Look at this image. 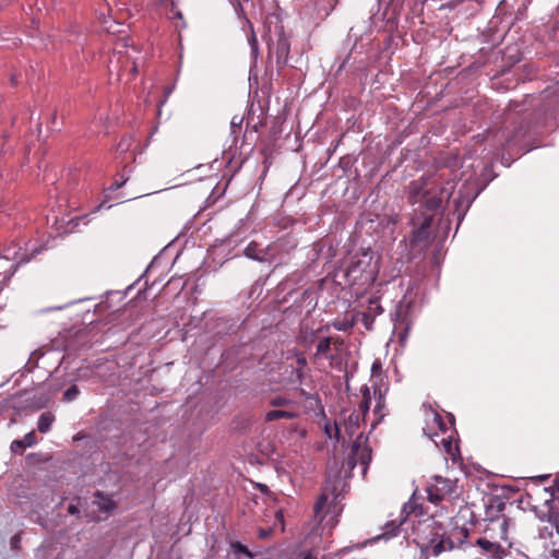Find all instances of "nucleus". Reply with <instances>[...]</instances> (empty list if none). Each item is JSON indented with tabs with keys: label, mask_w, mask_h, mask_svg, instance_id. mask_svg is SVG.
Here are the masks:
<instances>
[{
	"label": "nucleus",
	"mask_w": 559,
	"mask_h": 559,
	"mask_svg": "<svg viewBox=\"0 0 559 559\" xmlns=\"http://www.w3.org/2000/svg\"><path fill=\"white\" fill-rule=\"evenodd\" d=\"M171 19L182 20V13L180 11H175Z\"/></svg>",
	"instance_id": "58836bf2"
},
{
	"label": "nucleus",
	"mask_w": 559,
	"mask_h": 559,
	"mask_svg": "<svg viewBox=\"0 0 559 559\" xmlns=\"http://www.w3.org/2000/svg\"><path fill=\"white\" fill-rule=\"evenodd\" d=\"M428 500L432 503L451 498L456 491V480L444 478L442 476H433L426 488Z\"/></svg>",
	"instance_id": "20e7f679"
},
{
	"label": "nucleus",
	"mask_w": 559,
	"mask_h": 559,
	"mask_svg": "<svg viewBox=\"0 0 559 559\" xmlns=\"http://www.w3.org/2000/svg\"><path fill=\"white\" fill-rule=\"evenodd\" d=\"M289 53V43L283 35L276 41V64L280 69L284 68L287 63Z\"/></svg>",
	"instance_id": "9b49d317"
},
{
	"label": "nucleus",
	"mask_w": 559,
	"mask_h": 559,
	"mask_svg": "<svg viewBox=\"0 0 559 559\" xmlns=\"http://www.w3.org/2000/svg\"><path fill=\"white\" fill-rule=\"evenodd\" d=\"M331 349V337H323L317 345L316 357H328Z\"/></svg>",
	"instance_id": "a211bd4d"
},
{
	"label": "nucleus",
	"mask_w": 559,
	"mask_h": 559,
	"mask_svg": "<svg viewBox=\"0 0 559 559\" xmlns=\"http://www.w3.org/2000/svg\"><path fill=\"white\" fill-rule=\"evenodd\" d=\"M29 259L17 251L11 252V249L7 250V254H0V292L2 290V284L10 280L17 265L28 262Z\"/></svg>",
	"instance_id": "423d86ee"
},
{
	"label": "nucleus",
	"mask_w": 559,
	"mask_h": 559,
	"mask_svg": "<svg viewBox=\"0 0 559 559\" xmlns=\"http://www.w3.org/2000/svg\"><path fill=\"white\" fill-rule=\"evenodd\" d=\"M439 437V433H435V438L432 439L435 444L437 447L442 445L445 453L449 454L453 461H455L459 453L457 444L453 441L451 436L441 437L438 439Z\"/></svg>",
	"instance_id": "9d476101"
},
{
	"label": "nucleus",
	"mask_w": 559,
	"mask_h": 559,
	"mask_svg": "<svg viewBox=\"0 0 559 559\" xmlns=\"http://www.w3.org/2000/svg\"><path fill=\"white\" fill-rule=\"evenodd\" d=\"M128 180H129V176H124V175H122V176H121V181H115V182L110 186L109 190L115 191V190L120 189V188H121V187H122V186H123Z\"/></svg>",
	"instance_id": "c85d7f7f"
},
{
	"label": "nucleus",
	"mask_w": 559,
	"mask_h": 559,
	"mask_svg": "<svg viewBox=\"0 0 559 559\" xmlns=\"http://www.w3.org/2000/svg\"><path fill=\"white\" fill-rule=\"evenodd\" d=\"M79 394H80L79 388L75 384H73L64 391L63 401L68 402V403L72 402V401L76 400Z\"/></svg>",
	"instance_id": "aec40b11"
},
{
	"label": "nucleus",
	"mask_w": 559,
	"mask_h": 559,
	"mask_svg": "<svg viewBox=\"0 0 559 559\" xmlns=\"http://www.w3.org/2000/svg\"><path fill=\"white\" fill-rule=\"evenodd\" d=\"M249 43H250L252 52L255 53L258 50V46H257V38H255L254 34H252L251 38L249 39Z\"/></svg>",
	"instance_id": "72a5a7b5"
},
{
	"label": "nucleus",
	"mask_w": 559,
	"mask_h": 559,
	"mask_svg": "<svg viewBox=\"0 0 559 559\" xmlns=\"http://www.w3.org/2000/svg\"><path fill=\"white\" fill-rule=\"evenodd\" d=\"M328 499H329L328 495L323 492L318 498L317 502L314 503V507H313L314 515H316V518H318L320 520V522L325 518L324 509L328 503Z\"/></svg>",
	"instance_id": "dca6fc26"
},
{
	"label": "nucleus",
	"mask_w": 559,
	"mask_h": 559,
	"mask_svg": "<svg viewBox=\"0 0 559 559\" xmlns=\"http://www.w3.org/2000/svg\"><path fill=\"white\" fill-rule=\"evenodd\" d=\"M133 72H136V64L134 62H132V69H131Z\"/></svg>",
	"instance_id": "ea45409f"
},
{
	"label": "nucleus",
	"mask_w": 559,
	"mask_h": 559,
	"mask_svg": "<svg viewBox=\"0 0 559 559\" xmlns=\"http://www.w3.org/2000/svg\"><path fill=\"white\" fill-rule=\"evenodd\" d=\"M21 440L24 443V445H26V448H29L37 442L36 435L34 431L26 433L24 438Z\"/></svg>",
	"instance_id": "a878e982"
},
{
	"label": "nucleus",
	"mask_w": 559,
	"mask_h": 559,
	"mask_svg": "<svg viewBox=\"0 0 559 559\" xmlns=\"http://www.w3.org/2000/svg\"><path fill=\"white\" fill-rule=\"evenodd\" d=\"M324 432L330 439H333V438H335L336 440L340 439V428H338L337 424H334V426L326 424L324 426Z\"/></svg>",
	"instance_id": "4be33fe9"
},
{
	"label": "nucleus",
	"mask_w": 559,
	"mask_h": 559,
	"mask_svg": "<svg viewBox=\"0 0 559 559\" xmlns=\"http://www.w3.org/2000/svg\"><path fill=\"white\" fill-rule=\"evenodd\" d=\"M20 538H19V535H14L12 538H11V545L13 548H16L17 547V543H19Z\"/></svg>",
	"instance_id": "4c0bfd02"
},
{
	"label": "nucleus",
	"mask_w": 559,
	"mask_h": 559,
	"mask_svg": "<svg viewBox=\"0 0 559 559\" xmlns=\"http://www.w3.org/2000/svg\"><path fill=\"white\" fill-rule=\"evenodd\" d=\"M368 312H370L374 318L376 316H379L383 312V308L381 307L377 299H370Z\"/></svg>",
	"instance_id": "5701e85b"
},
{
	"label": "nucleus",
	"mask_w": 559,
	"mask_h": 559,
	"mask_svg": "<svg viewBox=\"0 0 559 559\" xmlns=\"http://www.w3.org/2000/svg\"><path fill=\"white\" fill-rule=\"evenodd\" d=\"M378 273L379 259L368 249L356 252L349 258L344 276L348 285L366 289L374 283Z\"/></svg>",
	"instance_id": "f03ea898"
},
{
	"label": "nucleus",
	"mask_w": 559,
	"mask_h": 559,
	"mask_svg": "<svg viewBox=\"0 0 559 559\" xmlns=\"http://www.w3.org/2000/svg\"><path fill=\"white\" fill-rule=\"evenodd\" d=\"M298 416L296 412L275 409L265 414V421H274L277 419H294Z\"/></svg>",
	"instance_id": "ddd939ff"
},
{
	"label": "nucleus",
	"mask_w": 559,
	"mask_h": 559,
	"mask_svg": "<svg viewBox=\"0 0 559 559\" xmlns=\"http://www.w3.org/2000/svg\"><path fill=\"white\" fill-rule=\"evenodd\" d=\"M235 549L237 552L245 554L246 556L251 557V552L248 550L247 547L242 546L241 544H237L235 546Z\"/></svg>",
	"instance_id": "473e14b6"
},
{
	"label": "nucleus",
	"mask_w": 559,
	"mask_h": 559,
	"mask_svg": "<svg viewBox=\"0 0 559 559\" xmlns=\"http://www.w3.org/2000/svg\"><path fill=\"white\" fill-rule=\"evenodd\" d=\"M453 191V183L440 186L432 176H421L408 183L406 195L413 206L409 219V245L413 250L421 252L430 246L432 219L442 203L449 201Z\"/></svg>",
	"instance_id": "f257e3e1"
},
{
	"label": "nucleus",
	"mask_w": 559,
	"mask_h": 559,
	"mask_svg": "<svg viewBox=\"0 0 559 559\" xmlns=\"http://www.w3.org/2000/svg\"><path fill=\"white\" fill-rule=\"evenodd\" d=\"M361 322L367 330H371L374 322V318L370 312L366 311L361 313Z\"/></svg>",
	"instance_id": "393cba45"
},
{
	"label": "nucleus",
	"mask_w": 559,
	"mask_h": 559,
	"mask_svg": "<svg viewBox=\"0 0 559 559\" xmlns=\"http://www.w3.org/2000/svg\"><path fill=\"white\" fill-rule=\"evenodd\" d=\"M361 393H362V401L360 404V409L362 411L364 415H366L370 408L372 396H371L370 389L366 385L361 389Z\"/></svg>",
	"instance_id": "6ab92c4d"
},
{
	"label": "nucleus",
	"mask_w": 559,
	"mask_h": 559,
	"mask_svg": "<svg viewBox=\"0 0 559 559\" xmlns=\"http://www.w3.org/2000/svg\"><path fill=\"white\" fill-rule=\"evenodd\" d=\"M129 142L127 140H122L119 144H118V150H121V151H124L129 147Z\"/></svg>",
	"instance_id": "c9c22d12"
},
{
	"label": "nucleus",
	"mask_w": 559,
	"mask_h": 559,
	"mask_svg": "<svg viewBox=\"0 0 559 559\" xmlns=\"http://www.w3.org/2000/svg\"><path fill=\"white\" fill-rule=\"evenodd\" d=\"M406 522V516L401 518L399 521L393 520L384 524L382 534L376 536L371 543L378 540H390L399 535L401 526Z\"/></svg>",
	"instance_id": "6e6552de"
},
{
	"label": "nucleus",
	"mask_w": 559,
	"mask_h": 559,
	"mask_svg": "<svg viewBox=\"0 0 559 559\" xmlns=\"http://www.w3.org/2000/svg\"><path fill=\"white\" fill-rule=\"evenodd\" d=\"M53 421H55V416L50 412L43 413L39 416L38 423H37L38 431L41 433H47L50 430Z\"/></svg>",
	"instance_id": "4468645a"
},
{
	"label": "nucleus",
	"mask_w": 559,
	"mask_h": 559,
	"mask_svg": "<svg viewBox=\"0 0 559 559\" xmlns=\"http://www.w3.org/2000/svg\"><path fill=\"white\" fill-rule=\"evenodd\" d=\"M269 535H270V531L269 530H264V528H260L259 530V537L260 538H266Z\"/></svg>",
	"instance_id": "e433bc0d"
},
{
	"label": "nucleus",
	"mask_w": 559,
	"mask_h": 559,
	"mask_svg": "<svg viewBox=\"0 0 559 559\" xmlns=\"http://www.w3.org/2000/svg\"><path fill=\"white\" fill-rule=\"evenodd\" d=\"M243 253L247 258L259 261V262H264L267 260L266 252L262 249H259L257 242H250L246 247Z\"/></svg>",
	"instance_id": "f8f14e48"
},
{
	"label": "nucleus",
	"mask_w": 559,
	"mask_h": 559,
	"mask_svg": "<svg viewBox=\"0 0 559 559\" xmlns=\"http://www.w3.org/2000/svg\"><path fill=\"white\" fill-rule=\"evenodd\" d=\"M381 369H382V365H381L380 360H374L372 362V366H371V373H372V376L374 377L378 373H380Z\"/></svg>",
	"instance_id": "7c9ffc66"
},
{
	"label": "nucleus",
	"mask_w": 559,
	"mask_h": 559,
	"mask_svg": "<svg viewBox=\"0 0 559 559\" xmlns=\"http://www.w3.org/2000/svg\"><path fill=\"white\" fill-rule=\"evenodd\" d=\"M304 559H314L311 555H307Z\"/></svg>",
	"instance_id": "a19ab883"
},
{
	"label": "nucleus",
	"mask_w": 559,
	"mask_h": 559,
	"mask_svg": "<svg viewBox=\"0 0 559 559\" xmlns=\"http://www.w3.org/2000/svg\"><path fill=\"white\" fill-rule=\"evenodd\" d=\"M356 321L354 319H335L333 322H332V326L337 330V331H342V332H346V331H349L350 329L354 328Z\"/></svg>",
	"instance_id": "f3484780"
},
{
	"label": "nucleus",
	"mask_w": 559,
	"mask_h": 559,
	"mask_svg": "<svg viewBox=\"0 0 559 559\" xmlns=\"http://www.w3.org/2000/svg\"><path fill=\"white\" fill-rule=\"evenodd\" d=\"M241 122H242V119L238 118L237 116H235L231 119L230 128H231L233 132H235L237 128L241 127Z\"/></svg>",
	"instance_id": "2f4dec72"
},
{
	"label": "nucleus",
	"mask_w": 559,
	"mask_h": 559,
	"mask_svg": "<svg viewBox=\"0 0 559 559\" xmlns=\"http://www.w3.org/2000/svg\"><path fill=\"white\" fill-rule=\"evenodd\" d=\"M469 531L466 527H455L448 535H441L432 546V554L440 555L443 551H450L463 546L468 538Z\"/></svg>",
	"instance_id": "39448f33"
},
{
	"label": "nucleus",
	"mask_w": 559,
	"mask_h": 559,
	"mask_svg": "<svg viewBox=\"0 0 559 559\" xmlns=\"http://www.w3.org/2000/svg\"><path fill=\"white\" fill-rule=\"evenodd\" d=\"M373 399H374V406H373V414L377 417L374 423H372V427H374L380 420L383 419V417L386 415L384 408H385V392H382L380 388H373Z\"/></svg>",
	"instance_id": "1a4fd4ad"
},
{
	"label": "nucleus",
	"mask_w": 559,
	"mask_h": 559,
	"mask_svg": "<svg viewBox=\"0 0 559 559\" xmlns=\"http://www.w3.org/2000/svg\"><path fill=\"white\" fill-rule=\"evenodd\" d=\"M25 449H26V445H24L22 440H14L11 443V450H12V452H14L16 454H22Z\"/></svg>",
	"instance_id": "bb28decb"
},
{
	"label": "nucleus",
	"mask_w": 559,
	"mask_h": 559,
	"mask_svg": "<svg viewBox=\"0 0 559 559\" xmlns=\"http://www.w3.org/2000/svg\"><path fill=\"white\" fill-rule=\"evenodd\" d=\"M95 496L97 498L95 503H97L102 511L109 513L116 508V503L110 498L104 497L99 491H97Z\"/></svg>",
	"instance_id": "2eb2a0df"
},
{
	"label": "nucleus",
	"mask_w": 559,
	"mask_h": 559,
	"mask_svg": "<svg viewBox=\"0 0 559 559\" xmlns=\"http://www.w3.org/2000/svg\"><path fill=\"white\" fill-rule=\"evenodd\" d=\"M120 51H114L112 56L109 58V71L119 70V63H120Z\"/></svg>",
	"instance_id": "b1692460"
},
{
	"label": "nucleus",
	"mask_w": 559,
	"mask_h": 559,
	"mask_svg": "<svg viewBox=\"0 0 559 559\" xmlns=\"http://www.w3.org/2000/svg\"><path fill=\"white\" fill-rule=\"evenodd\" d=\"M269 404L271 406H273V407H282V406L293 405L294 402L292 400L286 399V397L275 396V397L270 400Z\"/></svg>",
	"instance_id": "412c9836"
},
{
	"label": "nucleus",
	"mask_w": 559,
	"mask_h": 559,
	"mask_svg": "<svg viewBox=\"0 0 559 559\" xmlns=\"http://www.w3.org/2000/svg\"><path fill=\"white\" fill-rule=\"evenodd\" d=\"M297 378L301 380L302 378V369L307 365L306 358L304 356H300L297 358Z\"/></svg>",
	"instance_id": "cd10ccee"
},
{
	"label": "nucleus",
	"mask_w": 559,
	"mask_h": 559,
	"mask_svg": "<svg viewBox=\"0 0 559 559\" xmlns=\"http://www.w3.org/2000/svg\"><path fill=\"white\" fill-rule=\"evenodd\" d=\"M68 512L70 514H79L80 510H79V508L75 504H70L68 507Z\"/></svg>",
	"instance_id": "f704fd0d"
},
{
	"label": "nucleus",
	"mask_w": 559,
	"mask_h": 559,
	"mask_svg": "<svg viewBox=\"0 0 559 559\" xmlns=\"http://www.w3.org/2000/svg\"><path fill=\"white\" fill-rule=\"evenodd\" d=\"M433 420L435 423L438 425L439 429L442 431V432H447V427H445V424L443 423L442 420V417L438 414V413H435L433 414Z\"/></svg>",
	"instance_id": "c756f323"
},
{
	"label": "nucleus",
	"mask_w": 559,
	"mask_h": 559,
	"mask_svg": "<svg viewBox=\"0 0 559 559\" xmlns=\"http://www.w3.org/2000/svg\"><path fill=\"white\" fill-rule=\"evenodd\" d=\"M500 538L506 545L492 538L489 535V531H485V535L477 538L475 545L480 549V554L487 559H503L508 555V550L511 547V543L508 542V520L503 519L499 523Z\"/></svg>",
	"instance_id": "7ed1b4c3"
},
{
	"label": "nucleus",
	"mask_w": 559,
	"mask_h": 559,
	"mask_svg": "<svg viewBox=\"0 0 559 559\" xmlns=\"http://www.w3.org/2000/svg\"><path fill=\"white\" fill-rule=\"evenodd\" d=\"M366 438L362 433H359L356 440L354 441L350 450V454L348 456V465L353 468L357 465V463L364 466V471L367 469L370 461H371V450L366 444Z\"/></svg>",
	"instance_id": "0eeeda50"
}]
</instances>
